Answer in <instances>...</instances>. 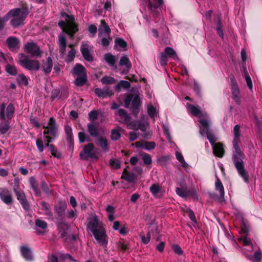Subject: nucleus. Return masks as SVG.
I'll use <instances>...</instances> for the list:
<instances>
[{
	"label": "nucleus",
	"instance_id": "obj_51",
	"mask_svg": "<svg viewBox=\"0 0 262 262\" xmlns=\"http://www.w3.org/2000/svg\"><path fill=\"white\" fill-rule=\"evenodd\" d=\"M121 137V134L117 129H113L111 131V139L113 140H117Z\"/></svg>",
	"mask_w": 262,
	"mask_h": 262
},
{
	"label": "nucleus",
	"instance_id": "obj_5",
	"mask_svg": "<svg viewBox=\"0 0 262 262\" xmlns=\"http://www.w3.org/2000/svg\"><path fill=\"white\" fill-rule=\"evenodd\" d=\"M19 63L25 69L30 71H37L40 69L39 62L37 60L29 59L25 53L18 54Z\"/></svg>",
	"mask_w": 262,
	"mask_h": 262
},
{
	"label": "nucleus",
	"instance_id": "obj_8",
	"mask_svg": "<svg viewBox=\"0 0 262 262\" xmlns=\"http://www.w3.org/2000/svg\"><path fill=\"white\" fill-rule=\"evenodd\" d=\"M118 115L123 120V123L127 124L128 128L135 130L138 129V125L140 121L137 120L131 121V118L125 110L122 108L119 109Z\"/></svg>",
	"mask_w": 262,
	"mask_h": 262
},
{
	"label": "nucleus",
	"instance_id": "obj_19",
	"mask_svg": "<svg viewBox=\"0 0 262 262\" xmlns=\"http://www.w3.org/2000/svg\"><path fill=\"white\" fill-rule=\"evenodd\" d=\"M64 131L66 134V140L69 143V148H74V139L72 127L68 125L64 126Z\"/></svg>",
	"mask_w": 262,
	"mask_h": 262
},
{
	"label": "nucleus",
	"instance_id": "obj_38",
	"mask_svg": "<svg viewBox=\"0 0 262 262\" xmlns=\"http://www.w3.org/2000/svg\"><path fill=\"white\" fill-rule=\"evenodd\" d=\"M87 80V74H83V75L78 76L75 79L74 83L76 86H82L85 84Z\"/></svg>",
	"mask_w": 262,
	"mask_h": 262
},
{
	"label": "nucleus",
	"instance_id": "obj_9",
	"mask_svg": "<svg viewBox=\"0 0 262 262\" xmlns=\"http://www.w3.org/2000/svg\"><path fill=\"white\" fill-rule=\"evenodd\" d=\"M94 149L95 146L92 143L84 145L82 150L80 152V159L83 160H87L89 158L97 159Z\"/></svg>",
	"mask_w": 262,
	"mask_h": 262
},
{
	"label": "nucleus",
	"instance_id": "obj_62",
	"mask_svg": "<svg viewBox=\"0 0 262 262\" xmlns=\"http://www.w3.org/2000/svg\"><path fill=\"white\" fill-rule=\"evenodd\" d=\"M36 146L38 151L40 152L43 151V144L42 141L41 139H37L36 141Z\"/></svg>",
	"mask_w": 262,
	"mask_h": 262
},
{
	"label": "nucleus",
	"instance_id": "obj_63",
	"mask_svg": "<svg viewBox=\"0 0 262 262\" xmlns=\"http://www.w3.org/2000/svg\"><path fill=\"white\" fill-rule=\"evenodd\" d=\"M133 96L130 95H128L126 98H125L124 102V106L126 108H128L130 105L131 101L132 102Z\"/></svg>",
	"mask_w": 262,
	"mask_h": 262
},
{
	"label": "nucleus",
	"instance_id": "obj_60",
	"mask_svg": "<svg viewBox=\"0 0 262 262\" xmlns=\"http://www.w3.org/2000/svg\"><path fill=\"white\" fill-rule=\"evenodd\" d=\"M160 188L158 185L152 184L150 187V191L154 195L157 194L160 191Z\"/></svg>",
	"mask_w": 262,
	"mask_h": 262
},
{
	"label": "nucleus",
	"instance_id": "obj_42",
	"mask_svg": "<svg viewBox=\"0 0 262 262\" xmlns=\"http://www.w3.org/2000/svg\"><path fill=\"white\" fill-rule=\"evenodd\" d=\"M78 137L80 143H83L85 141L89 142L91 141L90 137L86 135V134L83 132H79L78 134Z\"/></svg>",
	"mask_w": 262,
	"mask_h": 262
},
{
	"label": "nucleus",
	"instance_id": "obj_43",
	"mask_svg": "<svg viewBox=\"0 0 262 262\" xmlns=\"http://www.w3.org/2000/svg\"><path fill=\"white\" fill-rule=\"evenodd\" d=\"M101 82L103 84H111L116 82V79L111 76H105L101 79Z\"/></svg>",
	"mask_w": 262,
	"mask_h": 262
},
{
	"label": "nucleus",
	"instance_id": "obj_25",
	"mask_svg": "<svg viewBox=\"0 0 262 262\" xmlns=\"http://www.w3.org/2000/svg\"><path fill=\"white\" fill-rule=\"evenodd\" d=\"M88 132L90 135L93 137H97L99 134L98 127L95 122L89 123L87 125Z\"/></svg>",
	"mask_w": 262,
	"mask_h": 262
},
{
	"label": "nucleus",
	"instance_id": "obj_37",
	"mask_svg": "<svg viewBox=\"0 0 262 262\" xmlns=\"http://www.w3.org/2000/svg\"><path fill=\"white\" fill-rule=\"evenodd\" d=\"M130 87V83L127 81L120 80L117 85H115L114 89L117 92H119L121 90V88L124 89H128Z\"/></svg>",
	"mask_w": 262,
	"mask_h": 262
},
{
	"label": "nucleus",
	"instance_id": "obj_12",
	"mask_svg": "<svg viewBox=\"0 0 262 262\" xmlns=\"http://www.w3.org/2000/svg\"><path fill=\"white\" fill-rule=\"evenodd\" d=\"M95 239L101 245L106 246L107 245L108 241L107 235L104 228H102L98 230H94L92 232Z\"/></svg>",
	"mask_w": 262,
	"mask_h": 262
},
{
	"label": "nucleus",
	"instance_id": "obj_3",
	"mask_svg": "<svg viewBox=\"0 0 262 262\" xmlns=\"http://www.w3.org/2000/svg\"><path fill=\"white\" fill-rule=\"evenodd\" d=\"M5 109L6 104L3 103L0 105V118L4 121L0 124V132L2 134H5L10 128L9 120L13 117L15 111L14 106L12 103L7 106L6 114Z\"/></svg>",
	"mask_w": 262,
	"mask_h": 262
},
{
	"label": "nucleus",
	"instance_id": "obj_26",
	"mask_svg": "<svg viewBox=\"0 0 262 262\" xmlns=\"http://www.w3.org/2000/svg\"><path fill=\"white\" fill-rule=\"evenodd\" d=\"M48 227L47 223L42 220L37 219L35 221V229L36 230V232L38 234H40L42 233L43 232L40 230L37 229V228H40L42 230H45Z\"/></svg>",
	"mask_w": 262,
	"mask_h": 262
},
{
	"label": "nucleus",
	"instance_id": "obj_57",
	"mask_svg": "<svg viewBox=\"0 0 262 262\" xmlns=\"http://www.w3.org/2000/svg\"><path fill=\"white\" fill-rule=\"evenodd\" d=\"M168 61V58L165 54L163 53H161L160 58V63L162 66H165Z\"/></svg>",
	"mask_w": 262,
	"mask_h": 262
},
{
	"label": "nucleus",
	"instance_id": "obj_21",
	"mask_svg": "<svg viewBox=\"0 0 262 262\" xmlns=\"http://www.w3.org/2000/svg\"><path fill=\"white\" fill-rule=\"evenodd\" d=\"M101 223L99 222L97 216L95 215L91 219L89 222L88 227L90 229L92 232L94 230H98L102 228Z\"/></svg>",
	"mask_w": 262,
	"mask_h": 262
},
{
	"label": "nucleus",
	"instance_id": "obj_27",
	"mask_svg": "<svg viewBox=\"0 0 262 262\" xmlns=\"http://www.w3.org/2000/svg\"><path fill=\"white\" fill-rule=\"evenodd\" d=\"M135 174L127 171L126 168L124 169L121 177L122 179H124L129 183H134L135 180Z\"/></svg>",
	"mask_w": 262,
	"mask_h": 262
},
{
	"label": "nucleus",
	"instance_id": "obj_36",
	"mask_svg": "<svg viewBox=\"0 0 262 262\" xmlns=\"http://www.w3.org/2000/svg\"><path fill=\"white\" fill-rule=\"evenodd\" d=\"M101 25L99 28V34H100L103 31H104L106 35L110 36V34L111 33V29L110 28L108 25L106 23L105 20L101 19Z\"/></svg>",
	"mask_w": 262,
	"mask_h": 262
},
{
	"label": "nucleus",
	"instance_id": "obj_46",
	"mask_svg": "<svg viewBox=\"0 0 262 262\" xmlns=\"http://www.w3.org/2000/svg\"><path fill=\"white\" fill-rule=\"evenodd\" d=\"M17 81L19 85L24 84L26 86L28 85V81L26 76L23 74H20L17 78Z\"/></svg>",
	"mask_w": 262,
	"mask_h": 262
},
{
	"label": "nucleus",
	"instance_id": "obj_17",
	"mask_svg": "<svg viewBox=\"0 0 262 262\" xmlns=\"http://www.w3.org/2000/svg\"><path fill=\"white\" fill-rule=\"evenodd\" d=\"M141 101L139 96L136 95L132 102V113L136 117H137L140 110Z\"/></svg>",
	"mask_w": 262,
	"mask_h": 262
},
{
	"label": "nucleus",
	"instance_id": "obj_7",
	"mask_svg": "<svg viewBox=\"0 0 262 262\" xmlns=\"http://www.w3.org/2000/svg\"><path fill=\"white\" fill-rule=\"evenodd\" d=\"M24 51L31 57H41L42 52L39 46L33 41L27 42L23 46Z\"/></svg>",
	"mask_w": 262,
	"mask_h": 262
},
{
	"label": "nucleus",
	"instance_id": "obj_10",
	"mask_svg": "<svg viewBox=\"0 0 262 262\" xmlns=\"http://www.w3.org/2000/svg\"><path fill=\"white\" fill-rule=\"evenodd\" d=\"M67 207V205L65 201H60L55 205L54 210L58 221H62L64 219Z\"/></svg>",
	"mask_w": 262,
	"mask_h": 262
},
{
	"label": "nucleus",
	"instance_id": "obj_34",
	"mask_svg": "<svg viewBox=\"0 0 262 262\" xmlns=\"http://www.w3.org/2000/svg\"><path fill=\"white\" fill-rule=\"evenodd\" d=\"M52 67V59L51 57H48L47 59V61L42 64L43 71L46 74H49L51 72Z\"/></svg>",
	"mask_w": 262,
	"mask_h": 262
},
{
	"label": "nucleus",
	"instance_id": "obj_47",
	"mask_svg": "<svg viewBox=\"0 0 262 262\" xmlns=\"http://www.w3.org/2000/svg\"><path fill=\"white\" fill-rule=\"evenodd\" d=\"M115 43L116 46H118L123 49L126 48L127 46V42L121 38H116L115 40Z\"/></svg>",
	"mask_w": 262,
	"mask_h": 262
},
{
	"label": "nucleus",
	"instance_id": "obj_56",
	"mask_svg": "<svg viewBox=\"0 0 262 262\" xmlns=\"http://www.w3.org/2000/svg\"><path fill=\"white\" fill-rule=\"evenodd\" d=\"M41 188L43 192L47 194L50 193V190L48 186V185L45 181H42L40 184Z\"/></svg>",
	"mask_w": 262,
	"mask_h": 262
},
{
	"label": "nucleus",
	"instance_id": "obj_13",
	"mask_svg": "<svg viewBox=\"0 0 262 262\" xmlns=\"http://www.w3.org/2000/svg\"><path fill=\"white\" fill-rule=\"evenodd\" d=\"M163 4V0H154L153 2L148 0L147 7L151 13L156 16L159 14L160 7Z\"/></svg>",
	"mask_w": 262,
	"mask_h": 262
},
{
	"label": "nucleus",
	"instance_id": "obj_35",
	"mask_svg": "<svg viewBox=\"0 0 262 262\" xmlns=\"http://www.w3.org/2000/svg\"><path fill=\"white\" fill-rule=\"evenodd\" d=\"M187 108L189 112L195 117H200L202 115L201 111L194 105L187 104Z\"/></svg>",
	"mask_w": 262,
	"mask_h": 262
},
{
	"label": "nucleus",
	"instance_id": "obj_39",
	"mask_svg": "<svg viewBox=\"0 0 262 262\" xmlns=\"http://www.w3.org/2000/svg\"><path fill=\"white\" fill-rule=\"evenodd\" d=\"M241 125L237 124L234 126L233 128V134L234 138L233 142H240L241 132H240Z\"/></svg>",
	"mask_w": 262,
	"mask_h": 262
},
{
	"label": "nucleus",
	"instance_id": "obj_18",
	"mask_svg": "<svg viewBox=\"0 0 262 262\" xmlns=\"http://www.w3.org/2000/svg\"><path fill=\"white\" fill-rule=\"evenodd\" d=\"M8 47L11 50H18L20 47V41L16 37H9L6 40Z\"/></svg>",
	"mask_w": 262,
	"mask_h": 262
},
{
	"label": "nucleus",
	"instance_id": "obj_1",
	"mask_svg": "<svg viewBox=\"0 0 262 262\" xmlns=\"http://www.w3.org/2000/svg\"><path fill=\"white\" fill-rule=\"evenodd\" d=\"M29 13L27 4H23L21 8H17L10 10L3 17H0V31L4 28L5 23L11 18H12L10 24L13 28H18L24 25Z\"/></svg>",
	"mask_w": 262,
	"mask_h": 262
},
{
	"label": "nucleus",
	"instance_id": "obj_2",
	"mask_svg": "<svg viewBox=\"0 0 262 262\" xmlns=\"http://www.w3.org/2000/svg\"><path fill=\"white\" fill-rule=\"evenodd\" d=\"M239 142H233V146L235 153L233 154L232 159L238 174L243 179L246 183H248L249 177L248 172L245 169L244 164L243 161L244 155L238 145Z\"/></svg>",
	"mask_w": 262,
	"mask_h": 262
},
{
	"label": "nucleus",
	"instance_id": "obj_14",
	"mask_svg": "<svg viewBox=\"0 0 262 262\" xmlns=\"http://www.w3.org/2000/svg\"><path fill=\"white\" fill-rule=\"evenodd\" d=\"M0 199L6 205H11L13 199L11 192L6 187L0 188Z\"/></svg>",
	"mask_w": 262,
	"mask_h": 262
},
{
	"label": "nucleus",
	"instance_id": "obj_49",
	"mask_svg": "<svg viewBox=\"0 0 262 262\" xmlns=\"http://www.w3.org/2000/svg\"><path fill=\"white\" fill-rule=\"evenodd\" d=\"M140 155L142 156V160L145 164L149 165L151 163L152 160L150 155L146 152L141 153Z\"/></svg>",
	"mask_w": 262,
	"mask_h": 262
},
{
	"label": "nucleus",
	"instance_id": "obj_54",
	"mask_svg": "<svg viewBox=\"0 0 262 262\" xmlns=\"http://www.w3.org/2000/svg\"><path fill=\"white\" fill-rule=\"evenodd\" d=\"M109 162L110 165L115 169H119L120 167V163L117 159H111Z\"/></svg>",
	"mask_w": 262,
	"mask_h": 262
},
{
	"label": "nucleus",
	"instance_id": "obj_4",
	"mask_svg": "<svg viewBox=\"0 0 262 262\" xmlns=\"http://www.w3.org/2000/svg\"><path fill=\"white\" fill-rule=\"evenodd\" d=\"M67 22L60 20L58 25L62 29V32L69 35L73 38L74 35L78 31V25L75 22V17L73 15H69L67 18Z\"/></svg>",
	"mask_w": 262,
	"mask_h": 262
},
{
	"label": "nucleus",
	"instance_id": "obj_31",
	"mask_svg": "<svg viewBox=\"0 0 262 262\" xmlns=\"http://www.w3.org/2000/svg\"><path fill=\"white\" fill-rule=\"evenodd\" d=\"M80 51L85 60L88 61H93V57L90 53L89 49L85 45H83L81 46L80 48Z\"/></svg>",
	"mask_w": 262,
	"mask_h": 262
},
{
	"label": "nucleus",
	"instance_id": "obj_44",
	"mask_svg": "<svg viewBox=\"0 0 262 262\" xmlns=\"http://www.w3.org/2000/svg\"><path fill=\"white\" fill-rule=\"evenodd\" d=\"M176 192L179 196L183 198H186L190 194L189 191L183 190L179 187H177L176 188Z\"/></svg>",
	"mask_w": 262,
	"mask_h": 262
},
{
	"label": "nucleus",
	"instance_id": "obj_11",
	"mask_svg": "<svg viewBox=\"0 0 262 262\" xmlns=\"http://www.w3.org/2000/svg\"><path fill=\"white\" fill-rule=\"evenodd\" d=\"M45 128L43 134L45 135H50L53 138H55L57 136V127L56 122L54 118L51 117L48 123V125L43 126Z\"/></svg>",
	"mask_w": 262,
	"mask_h": 262
},
{
	"label": "nucleus",
	"instance_id": "obj_28",
	"mask_svg": "<svg viewBox=\"0 0 262 262\" xmlns=\"http://www.w3.org/2000/svg\"><path fill=\"white\" fill-rule=\"evenodd\" d=\"M73 74L78 76L87 74L85 68L80 63L75 64L73 69Z\"/></svg>",
	"mask_w": 262,
	"mask_h": 262
},
{
	"label": "nucleus",
	"instance_id": "obj_50",
	"mask_svg": "<svg viewBox=\"0 0 262 262\" xmlns=\"http://www.w3.org/2000/svg\"><path fill=\"white\" fill-rule=\"evenodd\" d=\"M156 147V143L154 142L144 141L143 148L147 150L153 149Z\"/></svg>",
	"mask_w": 262,
	"mask_h": 262
},
{
	"label": "nucleus",
	"instance_id": "obj_52",
	"mask_svg": "<svg viewBox=\"0 0 262 262\" xmlns=\"http://www.w3.org/2000/svg\"><path fill=\"white\" fill-rule=\"evenodd\" d=\"M98 116V113L96 110L91 111L89 114V118L90 121H95L97 119Z\"/></svg>",
	"mask_w": 262,
	"mask_h": 262
},
{
	"label": "nucleus",
	"instance_id": "obj_40",
	"mask_svg": "<svg viewBox=\"0 0 262 262\" xmlns=\"http://www.w3.org/2000/svg\"><path fill=\"white\" fill-rule=\"evenodd\" d=\"M10 185L12 188L14 192L21 190L20 188V180L17 177L14 179L13 182L10 183Z\"/></svg>",
	"mask_w": 262,
	"mask_h": 262
},
{
	"label": "nucleus",
	"instance_id": "obj_23",
	"mask_svg": "<svg viewBox=\"0 0 262 262\" xmlns=\"http://www.w3.org/2000/svg\"><path fill=\"white\" fill-rule=\"evenodd\" d=\"M212 150L213 154L219 158H222L225 155V150L223 147V145L221 143H217L212 146Z\"/></svg>",
	"mask_w": 262,
	"mask_h": 262
},
{
	"label": "nucleus",
	"instance_id": "obj_64",
	"mask_svg": "<svg viewBox=\"0 0 262 262\" xmlns=\"http://www.w3.org/2000/svg\"><path fill=\"white\" fill-rule=\"evenodd\" d=\"M147 112L150 116L154 117L156 114V108L152 105H150L148 106Z\"/></svg>",
	"mask_w": 262,
	"mask_h": 262
},
{
	"label": "nucleus",
	"instance_id": "obj_61",
	"mask_svg": "<svg viewBox=\"0 0 262 262\" xmlns=\"http://www.w3.org/2000/svg\"><path fill=\"white\" fill-rule=\"evenodd\" d=\"M61 222L58 224L57 227L59 231L68 230L69 226L67 224L60 221Z\"/></svg>",
	"mask_w": 262,
	"mask_h": 262
},
{
	"label": "nucleus",
	"instance_id": "obj_16",
	"mask_svg": "<svg viewBox=\"0 0 262 262\" xmlns=\"http://www.w3.org/2000/svg\"><path fill=\"white\" fill-rule=\"evenodd\" d=\"M95 95L98 97H102L103 98L107 97H111L114 95L113 91L110 89L108 86H105L103 89L100 88H96L94 90Z\"/></svg>",
	"mask_w": 262,
	"mask_h": 262
},
{
	"label": "nucleus",
	"instance_id": "obj_24",
	"mask_svg": "<svg viewBox=\"0 0 262 262\" xmlns=\"http://www.w3.org/2000/svg\"><path fill=\"white\" fill-rule=\"evenodd\" d=\"M119 65L120 66H124L126 67V70H124L121 72L122 74H127L132 67V63L126 56H123L121 57Z\"/></svg>",
	"mask_w": 262,
	"mask_h": 262
},
{
	"label": "nucleus",
	"instance_id": "obj_6",
	"mask_svg": "<svg viewBox=\"0 0 262 262\" xmlns=\"http://www.w3.org/2000/svg\"><path fill=\"white\" fill-rule=\"evenodd\" d=\"M199 122L201 124L200 134L202 136H204L205 134L206 135L207 138L209 141L212 146L216 144L217 143H215L216 138L214 134L210 132L208 121L205 119H200Z\"/></svg>",
	"mask_w": 262,
	"mask_h": 262
},
{
	"label": "nucleus",
	"instance_id": "obj_41",
	"mask_svg": "<svg viewBox=\"0 0 262 262\" xmlns=\"http://www.w3.org/2000/svg\"><path fill=\"white\" fill-rule=\"evenodd\" d=\"M166 56H169L174 60L178 59L176 52L171 48L167 47L165 49V53Z\"/></svg>",
	"mask_w": 262,
	"mask_h": 262
},
{
	"label": "nucleus",
	"instance_id": "obj_32",
	"mask_svg": "<svg viewBox=\"0 0 262 262\" xmlns=\"http://www.w3.org/2000/svg\"><path fill=\"white\" fill-rule=\"evenodd\" d=\"M216 181L215 182V187L216 191H219L221 198H224L225 191L224 188L221 180L219 179L217 175L215 176Z\"/></svg>",
	"mask_w": 262,
	"mask_h": 262
},
{
	"label": "nucleus",
	"instance_id": "obj_33",
	"mask_svg": "<svg viewBox=\"0 0 262 262\" xmlns=\"http://www.w3.org/2000/svg\"><path fill=\"white\" fill-rule=\"evenodd\" d=\"M97 145L100 147L103 151L107 152L109 150L108 142L106 138L101 137L97 139Z\"/></svg>",
	"mask_w": 262,
	"mask_h": 262
},
{
	"label": "nucleus",
	"instance_id": "obj_55",
	"mask_svg": "<svg viewBox=\"0 0 262 262\" xmlns=\"http://www.w3.org/2000/svg\"><path fill=\"white\" fill-rule=\"evenodd\" d=\"M60 259L62 260H66L69 259L70 261H75L76 260L73 258L72 256L69 253H60L59 255Z\"/></svg>",
	"mask_w": 262,
	"mask_h": 262
},
{
	"label": "nucleus",
	"instance_id": "obj_20",
	"mask_svg": "<svg viewBox=\"0 0 262 262\" xmlns=\"http://www.w3.org/2000/svg\"><path fill=\"white\" fill-rule=\"evenodd\" d=\"M20 250L22 256L26 261H31L33 260V254L30 248L26 246H21Z\"/></svg>",
	"mask_w": 262,
	"mask_h": 262
},
{
	"label": "nucleus",
	"instance_id": "obj_53",
	"mask_svg": "<svg viewBox=\"0 0 262 262\" xmlns=\"http://www.w3.org/2000/svg\"><path fill=\"white\" fill-rule=\"evenodd\" d=\"M172 249L176 254L179 255H181L184 253L181 247L177 244L173 245L172 246Z\"/></svg>",
	"mask_w": 262,
	"mask_h": 262
},
{
	"label": "nucleus",
	"instance_id": "obj_58",
	"mask_svg": "<svg viewBox=\"0 0 262 262\" xmlns=\"http://www.w3.org/2000/svg\"><path fill=\"white\" fill-rule=\"evenodd\" d=\"M186 212H187V213L188 214V216L189 218L193 223H196L197 221H196V220L194 212L191 209H190V208H188Z\"/></svg>",
	"mask_w": 262,
	"mask_h": 262
},
{
	"label": "nucleus",
	"instance_id": "obj_45",
	"mask_svg": "<svg viewBox=\"0 0 262 262\" xmlns=\"http://www.w3.org/2000/svg\"><path fill=\"white\" fill-rule=\"evenodd\" d=\"M6 71L11 75L15 76L17 73V69L14 66H12L11 64H8L6 66Z\"/></svg>",
	"mask_w": 262,
	"mask_h": 262
},
{
	"label": "nucleus",
	"instance_id": "obj_48",
	"mask_svg": "<svg viewBox=\"0 0 262 262\" xmlns=\"http://www.w3.org/2000/svg\"><path fill=\"white\" fill-rule=\"evenodd\" d=\"M52 155L55 158H60L61 157V155L60 152H58L57 148L54 144H51L50 145V149H49Z\"/></svg>",
	"mask_w": 262,
	"mask_h": 262
},
{
	"label": "nucleus",
	"instance_id": "obj_30",
	"mask_svg": "<svg viewBox=\"0 0 262 262\" xmlns=\"http://www.w3.org/2000/svg\"><path fill=\"white\" fill-rule=\"evenodd\" d=\"M29 182L31 186V188L34 191L36 196H39L41 194V192L38 188V183L33 177H31L29 178Z\"/></svg>",
	"mask_w": 262,
	"mask_h": 262
},
{
	"label": "nucleus",
	"instance_id": "obj_59",
	"mask_svg": "<svg viewBox=\"0 0 262 262\" xmlns=\"http://www.w3.org/2000/svg\"><path fill=\"white\" fill-rule=\"evenodd\" d=\"M76 51L74 49H71L70 51H69L68 54L67 55V60L68 61H72L73 60L75 56Z\"/></svg>",
	"mask_w": 262,
	"mask_h": 262
},
{
	"label": "nucleus",
	"instance_id": "obj_22",
	"mask_svg": "<svg viewBox=\"0 0 262 262\" xmlns=\"http://www.w3.org/2000/svg\"><path fill=\"white\" fill-rule=\"evenodd\" d=\"M58 44L59 46V53L61 55H64L66 52L67 40L63 32L58 36Z\"/></svg>",
	"mask_w": 262,
	"mask_h": 262
},
{
	"label": "nucleus",
	"instance_id": "obj_29",
	"mask_svg": "<svg viewBox=\"0 0 262 262\" xmlns=\"http://www.w3.org/2000/svg\"><path fill=\"white\" fill-rule=\"evenodd\" d=\"M104 58L110 67L113 68L114 69H117V67L116 64V59L111 53L105 54L104 56Z\"/></svg>",
	"mask_w": 262,
	"mask_h": 262
},
{
	"label": "nucleus",
	"instance_id": "obj_15",
	"mask_svg": "<svg viewBox=\"0 0 262 262\" xmlns=\"http://www.w3.org/2000/svg\"><path fill=\"white\" fill-rule=\"evenodd\" d=\"M14 193L23 209L26 211H28L30 208V206L29 202L26 199V196L24 191L20 190L14 192Z\"/></svg>",
	"mask_w": 262,
	"mask_h": 262
}]
</instances>
